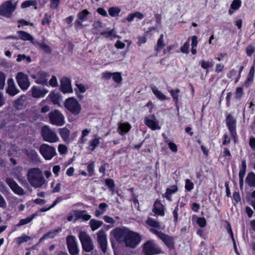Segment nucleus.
Returning <instances> with one entry per match:
<instances>
[{"instance_id":"f257e3e1","label":"nucleus","mask_w":255,"mask_h":255,"mask_svg":"<svg viewBox=\"0 0 255 255\" xmlns=\"http://www.w3.org/2000/svg\"><path fill=\"white\" fill-rule=\"evenodd\" d=\"M112 234L119 242H124L126 247L135 248L140 241L139 234L127 229H116Z\"/></svg>"},{"instance_id":"f03ea898","label":"nucleus","mask_w":255,"mask_h":255,"mask_svg":"<svg viewBox=\"0 0 255 255\" xmlns=\"http://www.w3.org/2000/svg\"><path fill=\"white\" fill-rule=\"evenodd\" d=\"M27 179L30 185L34 188L46 187V181L42 171L38 168H33L28 170Z\"/></svg>"},{"instance_id":"7ed1b4c3","label":"nucleus","mask_w":255,"mask_h":255,"mask_svg":"<svg viewBox=\"0 0 255 255\" xmlns=\"http://www.w3.org/2000/svg\"><path fill=\"white\" fill-rule=\"evenodd\" d=\"M41 135L44 141L49 143L56 142L59 140V137L55 130L47 126L42 128Z\"/></svg>"},{"instance_id":"20e7f679","label":"nucleus","mask_w":255,"mask_h":255,"mask_svg":"<svg viewBox=\"0 0 255 255\" xmlns=\"http://www.w3.org/2000/svg\"><path fill=\"white\" fill-rule=\"evenodd\" d=\"M79 238L83 250L86 252H90L94 249V245L90 237L85 232L79 233Z\"/></svg>"},{"instance_id":"39448f33","label":"nucleus","mask_w":255,"mask_h":255,"mask_svg":"<svg viewBox=\"0 0 255 255\" xmlns=\"http://www.w3.org/2000/svg\"><path fill=\"white\" fill-rule=\"evenodd\" d=\"M15 8L16 3H13L11 1H6L0 6V15L10 17Z\"/></svg>"},{"instance_id":"423d86ee","label":"nucleus","mask_w":255,"mask_h":255,"mask_svg":"<svg viewBox=\"0 0 255 255\" xmlns=\"http://www.w3.org/2000/svg\"><path fill=\"white\" fill-rule=\"evenodd\" d=\"M50 122L57 126H62L64 123V117L58 110H55L50 112L48 114Z\"/></svg>"},{"instance_id":"0eeeda50","label":"nucleus","mask_w":255,"mask_h":255,"mask_svg":"<svg viewBox=\"0 0 255 255\" xmlns=\"http://www.w3.org/2000/svg\"><path fill=\"white\" fill-rule=\"evenodd\" d=\"M64 106L65 108L75 115H78L81 110V105L78 102L73 98L66 100Z\"/></svg>"},{"instance_id":"6e6552de","label":"nucleus","mask_w":255,"mask_h":255,"mask_svg":"<svg viewBox=\"0 0 255 255\" xmlns=\"http://www.w3.org/2000/svg\"><path fill=\"white\" fill-rule=\"evenodd\" d=\"M39 152L46 160L51 159L56 154V149L54 147L45 143L40 145Z\"/></svg>"},{"instance_id":"1a4fd4ad","label":"nucleus","mask_w":255,"mask_h":255,"mask_svg":"<svg viewBox=\"0 0 255 255\" xmlns=\"http://www.w3.org/2000/svg\"><path fill=\"white\" fill-rule=\"evenodd\" d=\"M142 251L145 255H153L161 253V250L151 241L144 244Z\"/></svg>"},{"instance_id":"9d476101","label":"nucleus","mask_w":255,"mask_h":255,"mask_svg":"<svg viewBox=\"0 0 255 255\" xmlns=\"http://www.w3.org/2000/svg\"><path fill=\"white\" fill-rule=\"evenodd\" d=\"M150 231L156 235L169 248L173 249L174 248V240L173 238L164 233L159 232L154 229H150Z\"/></svg>"},{"instance_id":"9b49d317","label":"nucleus","mask_w":255,"mask_h":255,"mask_svg":"<svg viewBox=\"0 0 255 255\" xmlns=\"http://www.w3.org/2000/svg\"><path fill=\"white\" fill-rule=\"evenodd\" d=\"M66 243L68 251L71 255H76L79 253L76 238L73 236H68L66 238Z\"/></svg>"},{"instance_id":"f8f14e48","label":"nucleus","mask_w":255,"mask_h":255,"mask_svg":"<svg viewBox=\"0 0 255 255\" xmlns=\"http://www.w3.org/2000/svg\"><path fill=\"white\" fill-rule=\"evenodd\" d=\"M5 182L15 194L20 196L25 194L24 190L12 178H6Z\"/></svg>"},{"instance_id":"ddd939ff","label":"nucleus","mask_w":255,"mask_h":255,"mask_svg":"<svg viewBox=\"0 0 255 255\" xmlns=\"http://www.w3.org/2000/svg\"><path fill=\"white\" fill-rule=\"evenodd\" d=\"M97 238L98 243L101 248L102 251L105 253L107 251V236L105 231L103 230L100 231L97 233Z\"/></svg>"},{"instance_id":"4468645a","label":"nucleus","mask_w":255,"mask_h":255,"mask_svg":"<svg viewBox=\"0 0 255 255\" xmlns=\"http://www.w3.org/2000/svg\"><path fill=\"white\" fill-rule=\"evenodd\" d=\"M73 213L75 218V220L82 219L84 221H88L91 218V216L88 215L85 210H74Z\"/></svg>"},{"instance_id":"2eb2a0df","label":"nucleus","mask_w":255,"mask_h":255,"mask_svg":"<svg viewBox=\"0 0 255 255\" xmlns=\"http://www.w3.org/2000/svg\"><path fill=\"white\" fill-rule=\"evenodd\" d=\"M152 211L157 215L161 216L164 215V206L159 201L157 200H156L154 204Z\"/></svg>"},{"instance_id":"dca6fc26","label":"nucleus","mask_w":255,"mask_h":255,"mask_svg":"<svg viewBox=\"0 0 255 255\" xmlns=\"http://www.w3.org/2000/svg\"><path fill=\"white\" fill-rule=\"evenodd\" d=\"M227 126L232 135L235 133L236 120L231 115H229L226 119Z\"/></svg>"},{"instance_id":"f3484780","label":"nucleus","mask_w":255,"mask_h":255,"mask_svg":"<svg viewBox=\"0 0 255 255\" xmlns=\"http://www.w3.org/2000/svg\"><path fill=\"white\" fill-rule=\"evenodd\" d=\"M6 93L11 96H14L18 93L19 90L16 87L13 81H8Z\"/></svg>"},{"instance_id":"a211bd4d","label":"nucleus","mask_w":255,"mask_h":255,"mask_svg":"<svg viewBox=\"0 0 255 255\" xmlns=\"http://www.w3.org/2000/svg\"><path fill=\"white\" fill-rule=\"evenodd\" d=\"M31 92L33 97L39 98L44 97L48 92V91L44 89H40L37 87H34L31 90Z\"/></svg>"},{"instance_id":"6ab92c4d","label":"nucleus","mask_w":255,"mask_h":255,"mask_svg":"<svg viewBox=\"0 0 255 255\" xmlns=\"http://www.w3.org/2000/svg\"><path fill=\"white\" fill-rule=\"evenodd\" d=\"M145 124L152 130L160 129V127L158 125L157 121L150 120L147 118H145Z\"/></svg>"},{"instance_id":"aec40b11","label":"nucleus","mask_w":255,"mask_h":255,"mask_svg":"<svg viewBox=\"0 0 255 255\" xmlns=\"http://www.w3.org/2000/svg\"><path fill=\"white\" fill-rule=\"evenodd\" d=\"M60 90L64 93H72L73 90L70 81H62L60 86Z\"/></svg>"},{"instance_id":"412c9836","label":"nucleus","mask_w":255,"mask_h":255,"mask_svg":"<svg viewBox=\"0 0 255 255\" xmlns=\"http://www.w3.org/2000/svg\"><path fill=\"white\" fill-rule=\"evenodd\" d=\"M102 78L106 79L113 78V80H122L121 74L120 72H104L103 73Z\"/></svg>"},{"instance_id":"4be33fe9","label":"nucleus","mask_w":255,"mask_h":255,"mask_svg":"<svg viewBox=\"0 0 255 255\" xmlns=\"http://www.w3.org/2000/svg\"><path fill=\"white\" fill-rule=\"evenodd\" d=\"M101 35H104L105 37L110 38L111 39L116 38H121L119 35L116 34L114 29L112 30L107 29L106 30L101 32Z\"/></svg>"},{"instance_id":"5701e85b","label":"nucleus","mask_w":255,"mask_h":255,"mask_svg":"<svg viewBox=\"0 0 255 255\" xmlns=\"http://www.w3.org/2000/svg\"><path fill=\"white\" fill-rule=\"evenodd\" d=\"M27 97L25 95H21L16 100H14L13 103V106L17 109H20L24 105Z\"/></svg>"},{"instance_id":"b1692460","label":"nucleus","mask_w":255,"mask_h":255,"mask_svg":"<svg viewBox=\"0 0 255 255\" xmlns=\"http://www.w3.org/2000/svg\"><path fill=\"white\" fill-rule=\"evenodd\" d=\"M246 162L245 160H244L242 162V167L239 171V174L240 179V185L241 187L243 185L244 177L246 173Z\"/></svg>"},{"instance_id":"393cba45","label":"nucleus","mask_w":255,"mask_h":255,"mask_svg":"<svg viewBox=\"0 0 255 255\" xmlns=\"http://www.w3.org/2000/svg\"><path fill=\"white\" fill-rule=\"evenodd\" d=\"M130 126L128 123H120L118 126L119 133L124 134L127 133L130 128Z\"/></svg>"},{"instance_id":"a878e982","label":"nucleus","mask_w":255,"mask_h":255,"mask_svg":"<svg viewBox=\"0 0 255 255\" xmlns=\"http://www.w3.org/2000/svg\"><path fill=\"white\" fill-rule=\"evenodd\" d=\"M59 132L61 136L65 141H69V135L70 131L68 128H59Z\"/></svg>"},{"instance_id":"bb28decb","label":"nucleus","mask_w":255,"mask_h":255,"mask_svg":"<svg viewBox=\"0 0 255 255\" xmlns=\"http://www.w3.org/2000/svg\"><path fill=\"white\" fill-rule=\"evenodd\" d=\"M247 183L251 187H255V174L253 172L249 173L246 179Z\"/></svg>"},{"instance_id":"cd10ccee","label":"nucleus","mask_w":255,"mask_h":255,"mask_svg":"<svg viewBox=\"0 0 255 255\" xmlns=\"http://www.w3.org/2000/svg\"><path fill=\"white\" fill-rule=\"evenodd\" d=\"M37 215L38 213H36L32 215L31 216L28 217L25 219H21L19 221L18 224L17 225V226L20 227L30 223L33 219V218L37 216Z\"/></svg>"},{"instance_id":"c85d7f7f","label":"nucleus","mask_w":255,"mask_h":255,"mask_svg":"<svg viewBox=\"0 0 255 255\" xmlns=\"http://www.w3.org/2000/svg\"><path fill=\"white\" fill-rule=\"evenodd\" d=\"M23 153L25 154L30 159L33 160H36L38 157V154L37 152L33 149H25L23 150Z\"/></svg>"},{"instance_id":"c756f323","label":"nucleus","mask_w":255,"mask_h":255,"mask_svg":"<svg viewBox=\"0 0 255 255\" xmlns=\"http://www.w3.org/2000/svg\"><path fill=\"white\" fill-rule=\"evenodd\" d=\"M18 33L20 36V38L23 40H29L32 41L33 40V38L28 33L24 31H18Z\"/></svg>"},{"instance_id":"7c9ffc66","label":"nucleus","mask_w":255,"mask_h":255,"mask_svg":"<svg viewBox=\"0 0 255 255\" xmlns=\"http://www.w3.org/2000/svg\"><path fill=\"white\" fill-rule=\"evenodd\" d=\"M30 77L32 79H37L38 80H45L48 78L46 73L43 71H39L36 74H30Z\"/></svg>"},{"instance_id":"2f4dec72","label":"nucleus","mask_w":255,"mask_h":255,"mask_svg":"<svg viewBox=\"0 0 255 255\" xmlns=\"http://www.w3.org/2000/svg\"><path fill=\"white\" fill-rule=\"evenodd\" d=\"M152 91L154 94L156 96L159 100L163 101L167 99L166 96L155 87H151Z\"/></svg>"},{"instance_id":"473e14b6","label":"nucleus","mask_w":255,"mask_h":255,"mask_svg":"<svg viewBox=\"0 0 255 255\" xmlns=\"http://www.w3.org/2000/svg\"><path fill=\"white\" fill-rule=\"evenodd\" d=\"M90 225L92 231H95L100 228L103 224V222L96 220L92 219L90 221Z\"/></svg>"},{"instance_id":"72a5a7b5","label":"nucleus","mask_w":255,"mask_h":255,"mask_svg":"<svg viewBox=\"0 0 255 255\" xmlns=\"http://www.w3.org/2000/svg\"><path fill=\"white\" fill-rule=\"evenodd\" d=\"M107 207L108 205L106 203H101L98 207V209L96 210L95 211V216L96 217H99L100 215L103 214L105 212L106 208Z\"/></svg>"},{"instance_id":"f704fd0d","label":"nucleus","mask_w":255,"mask_h":255,"mask_svg":"<svg viewBox=\"0 0 255 255\" xmlns=\"http://www.w3.org/2000/svg\"><path fill=\"white\" fill-rule=\"evenodd\" d=\"M108 12L111 16L116 17L119 16L121 9L118 7H111L109 8Z\"/></svg>"},{"instance_id":"c9c22d12","label":"nucleus","mask_w":255,"mask_h":255,"mask_svg":"<svg viewBox=\"0 0 255 255\" xmlns=\"http://www.w3.org/2000/svg\"><path fill=\"white\" fill-rule=\"evenodd\" d=\"M146 223L149 226L155 228L160 229V225L159 223L150 218H148L146 221Z\"/></svg>"},{"instance_id":"e433bc0d","label":"nucleus","mask_w":255,"mask_h":255,"mask_svg":"<svg viewBox=\"0 0 255 255\" xmlns=\"http://www.w3.org/2000/svg\"><path fill=\"white\" fill-rule=\"evenodd\" d=\"M89 14V12L87 9H84L78 13L77 17L80 20L84 21L87 19V16Z\"/></svg>"},{"instance_id":"4c0bfd02","label":"nucleus","mask_w":255,"mask_h":255,"mask_svg":"<svg viewBox=\"0 0 255 255\" xmlns=\"http://www.w3.org/2000/svg\"><path fill=\"white\" fill-rule=\"evenodd\" d=\"M31 239V237L26 235H22L21 237H18L16 239V242L18 246L20 245L24 242L29 241Z\"/></svg>"},{"instance_id":"58836bf2","label":"nucleus","mask_w":255,"mask_h":255,"mask_svg":"<svg viewBox=\"0 0 255 255\" xmlns=\"http://www.w3.org/2000/svg\"><path fill=\"white\" fill-rule=\"evenodd\" d=\"M49 97L54 104L59 105L60 101V96L59 95L51 93L49 94Z\"/></svg>"},{"instance_id":"ea45409f","label":"nucleus","mask_w":255,"mask_h":255,"mask_svg":"<svg viewBox=\"0 0 255 255\" xmlns=\"http://www.w3.org/2000/svg\"><path fill=\"white\" fill-rule=\"evenodd\" d=\"M22 170V168L21 167H17L13 170V175L19 181L23 179V177L20 174Z\"/></svg>"},{"instance_id":"a19ab883","label":"nucleus","mask_w":255,"mask_h":255,"mask_svg":"<svg viewBox=\"0 0 255 255\" xmlns=\"http://www.w3.org/2000/svg\"><path fill=\"white\" fill-rule=\"evenodd\" d=\"M165 44L163 42V34H161L159 38L158 39L156 45V47L155 48V50L158 51L161 50L164 46Z\"/></svg>"},{"instance_id":"79ce46f5","label":"nucleus","mask_w":255,"mask_h":255,"mask_svg":"<svg viewBox=\"0 0 255 255\" xmlns=\"http://www.w3.org/2000/svg\"><path fill=\"white\" fill-rule=\"evenodd\" d=\"M100 141L99 138H95L90 141L89 145V149L93 151L95 148L99 144Z\"/></svg>"},{"instance_id":"37998d69","label":"nucleus","mask_w":255,"mask_h":255,"mask_svg":"<svg viewBox=\"0 0 255 255\" xmlns=\"http://www.w3.org/2000/svg\"><path fill=\"white\" fill-rule=\"evenodd\" d=\"M58 230H55L53 232H50L45 234H44L42 238H40L39 240V243L42 242L43 240L48 238H54L56 234L58 232Z\"/></svg>"},{"instance_id":"c03bdc74","label":"nucleus","mask_w":255,"mask_h":255,"mask_svg":"<svg viewBox=\"0 0 255 255\" xmlns=\"http://www.w3.org/2000/svg\"><path fill=\"white\" fill-rule=\"evenodd\" d=\"M170 93L172 96V98L176 103L178 101V93L180 92L179 89H176L175 90L171 89L170 90Z\"/></svg>"},{"instance_id":"a18cd8bd","label":"nucleus","mask_w":255,"mask_h":255,"mask_svg":"<svg viewBox=\"0 0 255 255\" xmlns=\"http://www.w3.org/2000/svg\"><path fill=\"white\" fill-rule=\"evenodd\" d=\"M228 77L230 79H238L240 78V73L237 74V71L235 69H233L228 74Z\"/></svg>"},{"instance_id":"49530a36","label":"nucleus","mask_w":255,"mask_h":255,"mask_svg":"<svg viewBox=\"0 0 255 255\" xmlns=\"http://www.w3.org/2000/svg\"><path fill=\"white\" fill-rule=\"evenodd\" d=\"M19 87L22 90H26L30 85L29 81H17Z\"/></svg>"},{"instance_id":"de8ad7c7","label":"nucleus","mask_w":255,"mask_h":255,"mask_svg":"<svg viewBox=\"0 0 255 255\" xmlns=\"http://www.w3.org/2000/svg\"><path fill=\"white\" fill-rule=\"evenodd\" d=\"M201 67L204 69L207 70L209 68L213 66V63L209 61H206L204 60L201 61Z\"/></svg>"},{"instance_id":"09e8293b","label":"nucleus","mask_w":255,"mask_h":255,"mask_svg":"<svg viewBox=\"0 0 255 255\" xmlns=\"http://www.w3.org/2000/svg\"><path fill=\"white\" fill-rule=\"evenodd\" d=\"M38 45L46 53H50L51 52V49L47 44L44 43H38Z\"/></svg>"},{"instance_id":"8fccbe9b","label":"nucleus","mask_w":255,"mask_h":255,"mask_svg":"<svg viewBox=\"0 0 255 255\" xmlns=\"http://www.w3.org/2000/svg\"><path fill=\"white\" fill-rule=\"evenodd\" d=\"M241 5V1L240 0H234L231 5V8L234 10L238 9Z\"/></svg>"},{"instance_id":"3c124183","label":"nucleus","mask_w":255,"mask_h":255,"mask_svg":"<svg viewBox=\"0 0 255 255\" xmlns=\"http://www.w3.org/2000/svg\"><path fill=\"white\" fill-rule=\"evenodd\" d=\"M178 190V188L176 186H173L171 187L170 188H168L166 190V192L165 193V194L166 195V196L167 197L169 195H171L172 194L176 192Z\"/></svg>"},{"instance_id":"603ef678","label":"nucleus","mask_w":255,"mask_h":255,"mask_svg":"<svg viewBox=\"0 0 255 255\" xmlns=\"http://www.w3.org/2000/svg\"><path fill=\"white\" fill-rule=\"evenodd\" d=\"M185 189L188 191H191L192 189H193L194 187V184L191 181L187 179L185 180Z\"/></svg>"},{"instance_id":"864d4df0","label":"nucleus","mask_w":255,"mask_h":255,"mask_svg":"<svg viewBox=\"0 0 255 255\" xmlns=\"http://www.w3.org/2000/svg\"><path fill=\"white\" fill-rule=\"evenodd\" d=\"M94 166L95 163L93 161L90 163L88 166L87 170L90 176H92L94 174Z\"/></svg>"},{"instance_id":"5fc2aeb1","label":"nucleus","mask_w":255,"mask_h":255,"mask_svg":"<svg viewBox=\"0 0 255 255\" xmlns=\"http://www.w3.org/2000/svg\"><path fill=\"white\" fill-rule=\"evenodd\" d=\"M189 43L188 41L186 42L183 46L181 47V51L182 53L188 54L189 53Z\"/></svg>"},{"instance_id":"6e6d98bb","label":"nucleus","mask_w":255,"mask_h":255,"mask_svg":"<svg viewBox=\"0 0 255 255\" xmlns=\"http://www.w3.org/2000/svg\"><path fill=\"white\" fill-rule=\"evenodd\" d=\"M16 78V80H28V76L22 72H19L17 73Z\"/></svg>"},{"instance_id":"4d7b16f0","label":"nucleus","mask_w":255,"mask_h":255,"mask_svg":"<svg viewBox=\"0 0 255 255\" xmlns=\"http://www.w3.org/2000/svg\"><path fill=\"white\" fill-rule=\"evenodd\" d=\"M35 3V2L34 1H33V0H27V1H25L24 2H23L22 4H21V7L24 8H26V7H27L30 5H34Z\"/></svg>"},{"instance_id":"13d9d810","label":"nucleus","mask_w":255,"mask_h":255,"mask_svg":"<svg viewBox=\"0 0 255 255\" xmlns=\"http://www.w3.org/2000/svg\"><path fill=\"white\" fill-rule=\"evenodd\" d=\"M60 0H50V7L52 9H56L60 3Z\"/></svg>"},{"instance_id":"bf43d9fd","label":"nucleus","mask_w":255,"mask_h":255,"mask_svg":"<svg viewBox=\"0 0 255 255\" xmlns=\"http://www.w3.org/2000/svg\"><path fill=\"white\" fill-rule=\"evenodd\" d=\"M197 223L202 228L204 227L206 225V221L204 218H198L197 220Z\"/></svg>"},{"instance_id":"052dcab7","label":"nucleus","mask_w":255,"mask_h":255,"mask_svg":"<svg viewBox=\"0 0 255 255\" xmlns=\"http://www.w3.org/2000/svg\"><path fill=\"white\" fill-rule=\"evenodd\" d=\"M168 145L169 148L172 152H176L177 151V146L174 143L169 142L168 143Z\"/></svg>"},{"instance_id":"680f3d73","label":"nucleus","mask_w":255,"mask_h":255,"mask_svg":"<svg viewBox=\"0 0 255 255\" xmlns=\"http://www.w3.org/2000/svg\"><path fill=\"white\" fill-rule=\"evenodd\" d=\"M255 52V48L251 45H249L246 48L247 54L251 56L253 53Z\"/></svg>"},{"instance_id":"e2e57ef3","label":"nucleus","mask_w":255,"mask_h":255,"mask_svg":"<svg viewBox=\"0 0 255 255\" xmlns=\"http://www.w3.org/2000/svg\"><path fill=\"white\" fill-rule=\"evenodd\" d=\"M58 151L61 154H65L67 151V148L65 145L59 144L58 146Z\"/></svg>"},{"instance_id":"0e129e2a","label":"nucleus","mask_w":255,"mask_h":255,"mask_svg":"<svg viewBox=\"0 0 255 255\" xmlns=\"http://www.w3.org/2000/svg\"><path fill=\"white\" fill-rule=\"evenodd\" d=\"M243 94V89L241 87L237 88L236 92V97L237 99H240Z\"/></svg>"},{"instance_id":"69168bd1","label":"nucleus","mask_w":255,"mask_h":255,"mask_svg":"<svg viewBox=\"0 0 255 255\" xmlns=\"http://www.w3.org/2000/svg\"><path fill=\"white\" fill-rule=\"evenodd\" d=\"M91 131V129H84L82 132V136H81V142L83 143L84 142V137L87 136Z\"/></svg>"},{"instance_id":"338daca9","label":"nucleus","mask_w":255,"mask_h":255,"mask_svg":"<svg viewBox=\"0 0 255 255\" xmlns=\"http://www.w3.org/2000/svg\"><path fill=\"white\" fill-rule=\"evenodd\" d=\"M106 185L111 188H113L115 187L114 181L112 179H107L106 180Z\"/></svg>"},{"instance_id":"774afa93","label":"nucleus","mask_w":255,"mask_h":255,"mask_svg":"<svg viewBox=\"0 0 255 255\" xmlns=\"http://www.w3.org/2000/svg\"><path fill=\"white\" fill-rule=\"evenodd\" d=\"M115 46L118 49H123L125 47V44L120 40H118L115 43Z\"/></svg>"}]
</instances>
